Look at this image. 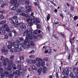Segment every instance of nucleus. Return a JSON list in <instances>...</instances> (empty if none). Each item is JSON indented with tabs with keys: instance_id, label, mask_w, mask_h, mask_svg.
Masks as SVG:
<instances>
[{
	"instance_id": "obj_30",
	"label": "nucleus",
	"mask_w": 78,
	"mask_h": 78,
	"mask_svg": "<svg viewBox=\"0 0 78 78\" xmlns=\"http://www.w3.org/2000/svg\"><path fill=\"white\" fill-rule=\"evenodd\" d=\"M16 74H18V75H20V73L19 70H19H16Z\"/></svg>"
},
{
	"instance_id": "obj_3",
	"label": "nucleus",
	"mask_w": 78,
	"mask_h": 78,
	"mask_svg": "<svg viewBox=\"0 0 78 78\" xmlns=\"http://www.w3.org/2000/svg\"><path fill=\"white\" fill-rule=\"evenodd\" d=\"M12 63H13V62L12 60H10L9 62L8 63V67H7V70H11V68L9 67L12 65Z\"/></svg>"
},
{
	"instance_id": "obj_49",
	"label": "nucleus",
	"mask_w": 78,
	"mask_h": 78,
	"mask_svg": "<svg viewBox=\"0 0 78 78\" xmlns=\"http://www.w3.org/2000/svg\"><path fill=\"white\" fill-rule=\"evenodd\" d=\"M12 48V46L11 45H8V48L9 49H11Z\"/></svg>"
},
{
	"instance_id": "obj_28",
	"label": "nucleus",
	"mask_w": 78,
	"mask_h": 78,
	"mask_svg": "<svg viewBox=\"0 0 78 78\" xmlns=\"http://www.w3.org/2000/svg\"><path fill=\"white\" fill-rule=\"evenodd\" d=\"M30 45L31 46H34V42H33V41H31Z\"/></svg>"
},
{
	"instance_id": "obj_8",
	"label": "nucleus",
	"mask_w": 78,
	"mask_h": 78,
	"mask_svg": "<svg viewBox=\"0 0 78 78\" xmlns=\"http://www.w3.org/2000/svg\"><path fill=\"white\" fill-rule=\"evenodd\" d=\"M9 61V59L6 58L5 59L4 61V62L3 63V65H4L5 66H6V65H7V62Z\"/></svg>"
},
{
	"instance_id": "obj_4",
	"label": "nucleus",
	"mask_w": 78,
	"mask_h": 78,
	"mask_svg": "<svg viewBox=\"0 0 78 78\" xmlns=\"http://www.w3.org/2000/svg\"><path fill=\"white\" fill-rule=\"evenodd\" d=\"M31 22H29L28 23V25L30 27L33 26V23H35V21L33 18L31 19Z\"/></svg>"
},
{
	"instance_id": "obj_1",
	"label": "nucleus",
	"mask_w": 78,
	"mask_h": 78,
	"mask_svg": "<svg viewBox=\"0 0 78 78\" xmlns=\"http://www.w3.org/2000/svg\"><path fill=\"white\" fill-rule=\"evenodd\" d=\"M15 48L10 50V52L16 53V52H19L22 50V45L21 44H15L14 46Z\"/></svg>"
},
{
	"instance_id": "obj_17",
	"label": "nucleus",
	"mask_w": 78,
	"mask_h": 78,
	"mask_svg": "<svg viewBox=\"0 0 78 78\" xmlns=\"http://www.w3.org/2000/svg\"><path fill=\"white\" fill-rule=\"evenodd\" d=\"M42 68H39L37 70V72L40 75L41 73H42Z\"/></svg>"
},
{
	"instance_id": "obj_22",
	"label": "nucleus",
	"mask_w": 78,
	"mask_h": 78,
	"mask_svg": "<svg viewBox=\"0 0 78 78\" xmlns=\"http://www.w3.org/2000/svg\"><path fill=\"white\" fill-rule=\"evenodd\" d=\"M48 54H51V51L52 49H48Z\"/></svg>"
},
{
	"instance_id": "obj_21",
	"label": "nucleus",
	"mask_w": 78,
	"mask_h": 78,
	"mask_svg": "<svg viewBox=\"0 0 78 78\" xmlns=\"http://www.w3.org/2000/svg\"><path fill=\"white\" fill-rule=\"evenodd\" d=\"M6 23V20H5L4 21H2L0 23V25H3V24H4V23Z\"/></svg>"
},
{
	"instance_id": "obj_50",
	"label": "nucleus",
	"mask_w": 78,
	"mask_h": 78,
	"mask_svg": "<svg viewBox=\"0 0 78 78\" xmlns=\"http://www.w3.org/2000/svg\"><path fill=\"white\" fill-rule=\"evenodd\" d=\"M15 44H16V43H15V42H12V43H11V45H12V46H14V45H15Z\"/></svg>"
},
{
	"instance_id": "obj_57",
	"label": "nucleus",
	"mask_w": 78,
	"mask_h": 78,
	"mask_svg": "<svg viewBox=\"0 0 78 78\" xmlns=\"http://www.w3.org/2000/svg\"><path fill=\"white\" fill-rule=\"evenodd\" d=\"M14 56L12 55L10 57V59H14Z\"/></svg>"
},
{
	"instance_id": "obj_64",
	"label": "nucleus",
	"mask_w": 78,
	"mask_h": 78,
	"mask_svg": "<svg viewBox=\"0 0 78 78\" xmlns=\"http://www.w3.org/2000/svg\"><path fill=\"white\" fill-rule=\"evenodd\" d=\"M54 23H55V24H58L59 23V22L58 21H54Z\"/></svg>"
},
{
	"instance_id": "obj_59",
	"label": "nucleus",
	"mask_w": 78,
	"mask_h": 78,
	"mask_svg": "<svg viewBox=\"0 0 78 78\" xmlns=\"http://www.w3.org/2000/svg\"><path fill=\"white\" fill-rule=\"evenodd\" d=\"M70 76H71V77H73V73H71L70 75H69Z\"/></svg>"
},
{
	"instance_id": "obj_58",
	"label": "nucleus",
	"mask_w": 78,
	"mask_h": 78,
	"mask_svg": "<svg viewBox=\"0 0 78 78\" xmlns=\"http://www.w3.org/2000/svg\"><path fill=\"white\" fill-rule=\"evenodd\" d=\"M55 76L56 78H59V76H58V74L57 73V72H56Z\"/></svg>"
},
{
	"instance_id": "obj_63",
	"label": "nucleus",
	"mask_w": 78,
	"mask_h": 78,
	"mask_svg": "<svg viewBox=\"0 0 78 78\" xmlns=\"http://www.w3.org/2000/svg\"><path fill=\"white\" fill-rule=\"evenodd\" d=\"M15 22H16V24L17 25L18 23V20L17 19L15 20Z\"/></svg>"
},
{
	"instance_id": "obj_46",
	"label": "nucleus",
	"mask_w": 78,
	"mask_h": 78,
	"mask_svg": "<svg viewBox=\"0 0 78 78\" xmlns=\"http://www.w3.org/2000/svg\"><path fill=\"white\" fill-rule=\"evenodd\" d=\"M31 11V9H27L26 11V12H30V11Z\"/></svg>"
},
{
	"instance_id": "obj_62",
	"label": "nucleus",
	"mask_w": 78,
	"mask_h": 78,
	"mask_svg": "<svg viewBox=\"0 0 78 78\" xmlns=\"http://www.w3.org/2000/svg\"><path fill=\"white\" fill-rule=\"evenodd\" d=\"M13 20H14V18H11L9 19V21H13Z\"/></svg>"
},
{
	"instance_id": "obj_5",
	"label": "nucleus",
	"mask_w": 78,
	"mask_h": 78,
	"mask_svg": "<svg viewBox=\"0 0 78 78\" xmlns=\"http://www.w3.org/2000/svg\"><path fill=\"white\" fill-rule=\"evenodd\" d=\"M70 33V36L69 37V42L71 44V45H72V38H71V36H73V33L71 31H70L69 32Z\"/></svg>"
},
{
	"instance_id": "obj_33",
	"label": "nucleus",
	"mask_w": 78,
	"mask_h": 78,
	"mask_svg": "<svg viewBox=\"0 0 78 78\" xmlns=\"http://www.w3.org/2000/svg\"><path fill=\"white\" fill-rule=\"evenodd\" d=\"M22 47L24 49L26 48V47H27V44H23V45H22Z\"/></svg>"
},
{
	"instance_id": "obj_9",
	"label": "nucleus",
	"mask_w": 78,
	"mask_h": 78,
	"mask_svg": "<svg viewBox=\"0 0 78 78\" xmlns=\"http://www.w3.org/2000/svg\"><path fill=\"white\" fill-rule=\"evenodd\" d=\"M26 38H27L28 39H30V40H32V39H33V37L31 35H27V36H26Z\"/></svg>"
},
{
	"instance_id": "obj_54",
	"label": "nucleus",
	"mask_w": 78,
	"mask_h": 78,
	"mask_svg": "<svg viewBox=\"0 0 78 78\" xmlns=\"http://www.w3.org/2000/svg\"><path fill=\"white\" fill-rule=\"evenodd\" d=\"M5 74H2L1 75V78H3V77H5Z\"/></svg>"
},
{
	"instance_id": "obj_48",
	"label": "nucleus",
	"mask_w": 78,
	"mask_h": 78,
	"mask_svg": "<svg viewBox=\"0 0 78 78\" xmlns=\"http://www.w3.org/2000/svg\"><path fill=\"white\" fill-rule=\"evenodd\" d=\"M23 37H21L20 38V41H21L22 42V41H23Z\"/></svg>"
},
{
	"instance_id": "obj_23",
	"label": "nucleus",
	"mask_w": 78,
	"mask_h": 78,
	"mask_svg": "<svg viewBox=\"0 0 78 78\" xmlns=\"http://www.w3.org/2000/svg\"><path fill=\"white\" fill-rule=\"evenodd\" d=\"M60 34H61L63 37H66V35L64 33L61 32L60 33Z\"/></svg>"
},
{
	"instance_id": "obj_37",
	"label": "nucleus",
	"mask_w": 78,
	"mask_h": 78,
	"mask_svg": "<svg viewBox=\"0 0 78 78\" xmlns=\"http://www.w3.org/2000/svg\"><path fill=\"white\" fill-rule=\"evenodd\" d=\"M31 62L32 64H35L36 62V60H34L31 61Z\"/></svg>"
},
{
	"instance_id": "obj_14",
	"label": "nucleus",
	"mask_w": 78,
	"mask_h": 78,
	"mask_svg": "<svg viewBox=\"0 0 78 78\" xmlns=\"http://www.w3.org/2000/svg\"><path fill=\"white\" fill-rule=\"evenodd\" d=\"M31 69L34 70H37V68L34 65L31 66Z\"/></svg>"
},
{
	"instance_id": "obj_43",
	"label": "nucleus",
	"mask_w": 78,
	"mask_h": 78,
	"mask_svg": "<svg viewBox=\"0 0 78 78\" xmlns=\"http://www.w3.org/2000/svg\"><path fill=\"white\" fill-rule=\"evenodd\" d=\"M35 53V51H34V50H32L31 51L29 52V54H31L32 53L33 54L34 53Z\"/></svg>"
},
{
	"instance_id": "obj_42",
	"label": "nucleus",
	"mask_w": 78,
	"mask_h": 78,
	"mask_svg": "<svg viewBox=\"0 0 78 78\" xmlns=\"http://www.w3.org/2000/svg\"><path fill=\"white\" fill-rule=\"evenodd\" d=\"M19 71H20V73H23V72L24 70L23 69H20L19 70Z\"/></svg>"
},
{
	"instance_id": "obj_51",
	"label": "nucleus",
	"mask_w": 78,
	"mask_h": 78,
	"mask_svg": "<svg viewBox=\"0 0 78 78\" xmlns=\"http://www.w3.org/2000/svg\"><path fill=\"white\" fill-rule=\"evenodd\" d=\"M34 33L35 34H37V33H38V30H35L34 31Z\"/></svg>"
},
{
	"instance_id": "obj_39",
	"label": "nucleus",
	"mask_w": 78,
	"mask_h": 78,
	"mask_svg": "<svg viewBox=\"0 0 78 78\" xmlns=\"http://www.w3.org/2000/svg\"><path fill=\"white\" fill-rule=\"evenodd\" d=\"M25 4L26 5H29L30 4V1L28 0L26 1L25 2Z\"/></svg>"
},
{
	"instance_id": "obj_41",
	"label": "nucleus",
	"mask_w": 78,
	"mask_h": 78,
	"mask_svg": "<svg viewBox=\"0 0 78 78\" xmlns=\"http://www.w3.org/2000/svg\"><path fill=\"white\" fill-rule=\"evenodd\" d=\"M3 72V68H0V73H2Z\"/></svg>"
},
{
	"instance_id": "obj_25",
	"label": "nucleus",
	"mask_w": 78,
	"mask_h": 78,
	"mask_svg": "<svg viewBox=\"0 0 78 78\" xmlns=\"http://www.w3.org/2000/svg\"><path fill=\"white\" fill-rule=\"evenodd\" d=\"M12 33H13L14 34V36H17V33H16V31L14 30H13L12 31Z\"/></svg>"
},
{
	"instance_id": "obj_12",
	"label": "nucleus",
	"mask_w": 78,
	"mask_h": 78,
	"mask_svg": "<svg viewBox=\"0 0 78 78\" xmlns=\"http://www.w3.org/2000/svg\"><path fill=\"white\" fill-rule=\"evenodd\" d=\"M20 28L22 30H26L27 29V27L25 25H21L20 26Z\"/></svg>"
},
{
	"instance_id": "obj_56",
	"label": "nucleus",
	"mask_w": 78,
	"mask_h": 78,
	"mask_svg": "<svg viewBox=\"0 0 78 78\" xmlns=\"http://www.w3.org/2000/svg\"><path fill=\"white\" fill-rule=\"evenodd\" d=\"M5 10H2V11H1V10H0V15L1 12L2 14H3V13H5Z\"/></svg>"
},
{
	"instance_id": "obj_2",
	"label": "nucleus",
	"mask_w": 78,
	"mask_h": 78,
	"mask_svg": "<svg viewBox=\"0 0 78 78\" xmlns=\"http://www.w3.org/2000/svg\"><path fill=\"white\" fill-rule=\"evenodd\" d=\"M17 0H12L10 2L11 4H14V5L15 7H17L19 5V3L17 2Z\"/></svg>"
},
{
	"instance_id": "obj_40",
	"label": "nucleus",
	"mask_w": 78,
	"mask_h": 78,
	"mask_svg": "<svg viewBox=\"0 0 78 78\" xmlns=\"http://www.w3.org/2000/svg\"><path fill=\"white\" fill-rule=\"evenodd\" d=\"M65 49L66 51H67L69 49L68 48V47H67V44H66V45L65 46Z\"/></svg>"
},
{
	"instance_id": "obj_47",
	"label": "nucleus",
	"mask_w": 78,
	"mask_h": 78,
	"mask_svg": "<svg viewBox=\"0 0 78 78\" xmlns=\"http://www.w3.org/2000/svg\"><path fill=\"white\" fill-rule=\"evenodd\" d=\"M26 0H20V2H19V3H20L22 4V3H24L25 1H26Z\"/></svg>"
},
{
	"instance_id": "obj_10",
	"label": "nucleus",
	"mask_w": 78,
	"mask_h": 78,
	"mask_svg": "<svg viewBox=\"0 0 78 78\" xmlns=\"http://www.w3.org/2000/svg\"><path fill=\"white\" fill-rule=\"evenodd\" d=\"M20 16H22L24 17H26L27 18L28 17V15H27L24 13H21L20 14Z\"/></svg>"
},
{
	"instance_id": "obj_34",
	"label": "nucleus",
	"mask_w": 78,
	"mask_h": 78,
	"mask_svg": "<svg viewBox=\"0 0 78 78\" xmlns=\"http://www.w3.org/2000/svg\"><path fill=\"white\" fill-rule=\"evenodd\" d=\"M16 12L17 14H20L21 13V10L20 9H19L18 11H17Z\"/></svg>"
},
{
	"instance_id": "obj_29",
	"label": "nucleus",
	"mask_w": 78,
	"mask_h": 78,
	"mask_svg": "<svg viewBox=\"0 0 78 78\" xmlns=\"http://www.w3.org/2000/svg\"><path fill=\"white\" fill-rule=\"evenodd\" d=\"M17 8L16 7H13L11 8V9L12 10H17Z\"/></svg>"
},
{
	"instance_id": "obj_7",
	"label": "nucleus",
	"mask_w": 78,
	"mask_h": 78,
	"mask_svg": "<svg viewBox=\"0 0 78 78\" xmlns=\"http://www.w3.org/2000/svg\"><path fill=\"white\" fill-rule=\"evenodd\" d=\"M34 20L35 23V25H37L38 23H40V20L37 18L34 19Z\"/></svg>"
},
{
	"instance_id": "obj_26",
	"label": "nucleus",
	"mask_w": 78,
	"mask_h": 78,
	"mask_svg": "<svg viewBox=\"0 0 78 78\" xmlns=\"http://www.w3.org/2000/svg\"><path fill=\"white\" fill-rule=\"evenodd\" d=\"M37 67H39L40 66H41V62H39L37 63Z\"/></svg>"
},
{
	"instance_id": "obj_36",
	"label": "nucleus",
	"mask_w": 78,
	"mask_h": 78,
	"mask_svg": "<svg viewBox=\"0 0 78 78\" xmlns=\"http://www.w3.org/2000/svg\"><path fill=\"white\" fill-rule=\"evenodd\" d=\"M69 71L68 70H67L66 72V74L67 76H68L69 75Z\"/></svg>"
},
{
	"instance_id": "obj_35",
	"label": "nucleus",
	"mask_w": 78,
	"mask_h": 78,
	"mask_svg": "<svg viewBox=\"0 0 78 78\" xmlns=\"http://www.w3.org/2000/svg\"><path fill=\"white\" fill-rule=\"evenodd\" d=\"M43 61H47L48 60V58L47 57H45L43 59Z\"/></svg>"
},
{
	"instance_id": "obj_11",
	"label": "nucleus",
	"mask_w": 78,
	"mask_h": 78,
	"mask_svg": "<svg viewBox=\"0 0 78 78\" xmlns=\"http://www.w3.org/2000/svg\"><path fill=\"white\" fill-rule=\"evenodd\" d=\"M47 71V68L45 66H44L42 69V72L44 73H45Z\"/></svg>"
},
{
	"instance_id": "obj_32",
	"label": "nucleus",
	"mask_w": 78,
	"mask_h": 78,
	"mask_svg": "<svg viewBox=\"0 0 78 78\" xmlns=\"http://www.w3.org/2000/svg\"><path fill=\"white\" fill-rule=\"evenodd\" d=\"M78 19V17L77 16H74L73 18L74 20H77Z\"/></svg>"
},
{
	"instance_id": "obj_16",
	"label": "nucleus",
	"mask_w": 78,
	"mask_h": 78,
	"mask_svg": "<svg viewBox=\"0 0 78 78\" xmlns=\"http://www.w3.org/2000/svg\"><path fill=\"white\" fill-rule=\"evenodd\" d=\"M2 51L3 53H5V54L8 53V50H5L3 49H2Z\"/></svg>"
},
{
	"instance_id": "obj_6",
	"label": "nucleus",
	"mask_w": 78,
	"mask_h": 78,
	"mask_svg": "<svg viewBox=\"0 0 78 78\" xmlns=\"http://www.w3.org/2000/svg\"><path fill=\"white\" fill-rule=\"evenodd\" d=\"M16 74H17L16 71L13 72V74L11 73L10 74H9V78H12V76H14V75H16Z\"/></svg>"
},
{
	"instance_id": "obj_52",
	"label": "nucleus",
	"mask_w": 78,
	"mask_h": 78,
	"mask_svg": "<svg viewBox=\"0 0 78 78\" xmlns=\"http://www.w3.org/2000/svg\"><path fill=\"white\" fill-rule=\"evenodd\" d=\"M35 57V56L34 55H31L29 56L30 58H34Z\"/></svg>"
},
{
	"instance_id": "obj_18",
	"label": "nucleus",
	"mask_w": 78,
	"mask_h": 78,
	"mask_svg": "<svg viewBox=\"0 0 78 78\" xmlns=\"http://www.w3.org/2000/svg\"><path fill=\"white\" fill-rule=\"evenodd\" d=\"M72 47H71V51H72V53H73L74 52V47H75V45H73L72 46Z\"/></svg>"
},
{
	"instance_id": "obj_44",
	"label": "nucleus",
	"mask_w": 78,
	"mask_h": 78,
	"mask_svg": "<svg viewBox=\"0 0 78 78\" xmlns=\"http://www.w3.org/2000/svg\"><path fill=\"white\" fill-rule=\"evenodd\" d=\"M37 28L39 29V28H41V25L39 24H37Z\"/></svg>"
},
{
	"instance_id": "obj_15",
	"label": "nucleus",
	"mask_w": 78,
	"mask_h": 78,
	"mask_svg": "<svg viewBox=\"0 0 78 78\" xmlns=\"http://www.w3.org/2000/svg\"><path fill=\"white\" fill-rule=\"evenodd\" d=\"M23 35L24 36H28V30H26L24 31L23 34Z\"/></svg>"
},
{
	"instance_id": "obj_45",
	"label": "nucleus",
	"mask_w": 78,
	"mask_h": 78,
	"mask_svg": "<svg viewBox=\"0 0 78 78\" xmlns=\"http://www.w3.org/2000/svg\"><path fill=\"white\" fill-rule=\"evenodd\" d=\"M9 30H10V29H9V28L7 27V28H6V31L7 32H9Z\"/></svg>"
},
{
	"instance_id": "obj_31",
	"label": "nucleus",
	"mask_w": 78,
	"mask_h": 78,
	"mask_svg": "<svg viewBox=\"0 0 78 78\" xmlns=\"http://www.w3.org/2000/svg\"><path fill=\"white\" fill-rule=\"evenodd\" d=\"M2 27H3L4 28H6L8 27V25L6 24H5Z\"/></svg>"
},
{
	"instance_id": "obj_55",
	"label": "nucleus",
	"mask_w": 78,
	"mask_h": 78,
	"mask_svg": "<svg viewBox=\"0 0 78 78\" xmlns=\"http://www.w3.org/2000/svg\"><path fill=\"white\" fill-rule=\"evenodd\" d=\"M4 17L3 15H1L0 16V19H4Z\"/></svg>"
},
{
	"instance_id": "obj_38",
	"label": "nucleus",
	"mask_w": 78,
	"mask_h": 78,
	"mask_svg": "<svg viewBox=\"0 0 78 78\" xmlns=\"http://www.w3.org/2000/svg\"><path fill=\"white\" fill-rule=\"evenodd\" d=\"M17 68L18 69H21V64L20 63V64H18L17 66Z\"/></svg>"
},
{
	"instance_id": "obj_19",
	"label": "nucleus",
	"mask_w": 78,
	"mask_h": 78,
	"mask_svg": "<svg viewBox=\"0 0 78 78\" xmlns=\"http://www.w3.org/2000/svg\"><path fill=\"white\" fill-rule=\"evenodd\" d=\"M27 33H28L27 35H28V36L31 35V34H32V30H30L29 31L28 30Z\"/></svg>"
},
{
	"instance_id": "obj_20",
	"label": "nucleus",
	"mask_w": 78,
	"mask_h": 78,
	"mask_svg": "<svg viewBox=\"0 0 78 78\" xmlns=\"http://www.w3.org/2000/svg\"><path fill=\"white\" fill-rule=\"evenodd\" d=\"M28 38H26V39L24 41V44H27V43H28Z\"/></svg>"
},
{
	"instance_id": "obj_60",
	"label": "nucleus",
	"mask_w": 78,
	"mask_h": 78,
	"mask_svg": "<svg viewBox=\"0 0 78 78\" xmlns=\"http://www.w3.org/2000/svg\"><path fill=\"white\" fill-rule=\"evenodd\" d=\"M5 39H7L8 38V36L7 35H5Z\"/></svg>"
},
{
	"instance_id": "obj_27",
	"label": "nucleus",
	"mask_w": 78,
	"mask_h": 78,
	"mask_svg": "<svg viewBox=\"0 0 78 78\" xmlns=\"http://www.w3.org/2000/svg\"><path fill=\"white\" fill-rule=\"evenodd\" d=\"M36 60L37 61H42V59L41 58H38L36 59Z\"/></svg>"
},
{
	"instance_id": "obj_53",
	"label": "nucleus",
	"mask_w": 78,
	"mask_h": 78,
	"mask_svg": "<svg viewBox=\"0 0 78 78\" xmlns=\"http://www.w3.org/2000/svg\"><path fill=\"white\" fill-rule=\"evenodd\" d=\"M74 8V7H73V6H71L70 9L71 10H72V11H73V10H74V9H73Z\"/></svg>"
},
{
	"instance_id": "obj_13",
	"label": "nucleus",
	"mask_w": 78,
	"mask_h": 78,
	"mask_svg": "<svg viewBox=\"0 0 78 78\" xmlns=\"http://www.w3.org/2000/svg\"><path fill=\"white\" fill-rule=\"evenodd\" d=\"M5 4H4V3L2 1H0V7H3Z\"/></svg>"
},
{
	"instance_id": "obj_61",
	"label": "nucleus",
	"mask_w": 78,
	"mask_h": 78,
	"mask_svg": "<svg viewBox=\"0 0 78 78\" xmlns=\"http://www.w3.org/2000/svg\"><path fill=\"white\" fill-rule=\"evenodd\" d=\"M15 42L16 44H19V43H20V41L19 40H17L15 41Z\"/></svg>"
},
{
	"instance_id": "obj_24",
	"label": "nucleus",
	"mask_w": 78,
	"mask_h": 78,
	"mask_svg": "<svg viewBox=\"0 0 78 78\" xmlns=\"http://www.w3.org/2000/svg\"><path fill=\"white\" fill-rule=\"evenodd\" d=\"M45 62L44 61H41V66L42 67H43V66H45Z\"/></svg>"
}]
</instances>
